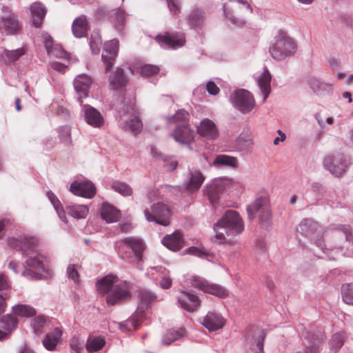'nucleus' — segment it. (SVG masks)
<instances>
[{"mask_svg": "<svg viewBox=\"0 0 353 353\" xmlns=\"http://www.w3.org/2000/svg\"><path fill=\"white\" fill-rule=\"evenodd\" d=\"M68 213L72 217L80 219H84L89 212V209L85 205H72L66 208Z\"/></svg>", "mask_w": 353, "mask_h": 353, "instance_id": "obj_43", "label": "nucleus"}, {"mask_svg": "<svg viewBox=\"0 0 353 353\" xmlns=\"http://www.w3.org/2000/svg\"><path fill=\"white\" fill-rule=\"evenodd\" d=\"M223 12H224L225 17L228 19H229L232 24L236 25L237 26H242L245 24V21L244 19H239L237 17L232 16L230 13L227 12L225 10V5L223 6Z\"/></svg>", "mask_w": 353, "mask_h": 353, "instance_id": "obj_58", "label": "nucleus"}, {"mask_svg": "<svg viewBox=\"0 0 353 353\" xmlns=\"http://www.w3.org/2000/svg\"><path fill=\"white\" fill-rule=\"evenodd\" d=\"M61 336L62 330L59 327L47 333L42 341L44 347L49 351L54 350L61 341Z\"/></svg>", "mask_w": 353, "mask_h": 353, "instance_id": "obj_32", "label": "nucleus"}, {"mask_svg": "<svg viewBox=\"0 0 353 353\" xmlns=\"http://www.w3.org/2000/svg\"><path fill=\"white\" fill-rule=\"evenodd\" d=\"M160 68L157 65L144 64L140 68L141 75L150 77L159 73Z\"/></svg>", "mask_w": 353, "mask_h": 353, "instance_id": "obj_52", "label": "nucleus"}, {"mask_svg": "<svg viewBox=\"0 0 353 353\" xmlns=\"http://www.w3.org/2000/svg\"><path fill=\"white\" fill-rule=\"evenodd\" d=\"M310 190L317 197H320L323 195V187L321 183L318 182H314L311 184Z\"/></svg>", "mask_w": 353, "mask_h": 353, "instance_id": "obj_59", "label": "nucleus"}, {"mask_svg": "<svg viewBox=\"0 0 353 353\" xmlns=\"http://www.w3.org/2000/svg\"><path fill=\"white\" fill-rule=\"evenodd\" d=\"M247 212L250 221H253L258 214L261 222L269 221L272 214L268 199L265 196L256 199L247 205Z\"/></svg>", "mask_w": 353, "mask_h": 353, "instance_id": "obj_7", "label": "nucleus"}, {"mask_svg": "<svg viewBox=\"0 0 353 353\" xmlns=\"http://www.w3.org/2000/svg\"><path fill=\"white\" fill-rule=\"evenodd\" d=\"M59 133L61 141L65 143H70L71 141L70 128L68 126L59 128Z\"/></svg>", "mask_w": 353, "mask_h": 353, "instance_id": "obj_56", "label": "nucleus"}, {"mask_svg": "<svg viewBox=\"0 0 353 353\" xmlns=\"http://www.w3.org/2000/svg\"><path fill=\"white\" fill-rule=\"evenodd\" d=\"M89 30V21L85 15L76 18L72 25V31L76 38L87 37Z\"/></svg>", "mask_w": 353, "mask_h": 353, "instance_id": "obj_30", "label": "nucleus"}, {"mask_svg": "<svg viewBox=\"0 0 353 353\" xmlns=\"http://www.w3.org/2000/svg\"><path fill=\"white\" fill-rule=\"evenodd\" d=\"M265 332L264 330H261L258 334L250 338H246V341L250 345V349L254 353H264L263 351V342L265 337Z\"/></svg>", "mask_w": 353, "mask_h": 353, "instance_id": "obj_35", "label": "nucleus"}, {"mask_svg": "<svg viewBox=\"0 0 353 353\" xmlns=\"http://www.w3.org/2000/svg\"><path fill=\"white\" fill-rule=\"evenodd\" d=\"M172 212L168 206L161 202L151 205V212L148 209L144 210V215L149 222H154L157 224L168 226L170 223Z\"/></svg>", "mask_w": 353, "mask_h": 353, "instance_id": "obj_6", "label": "nucleus"}, {"mask_svg": "<svg viewBox=\"0 0 353 353\" xmlns=\"http://www.w3.org/2000/svg\"><path fill=\"white\" fill-rule=\"evenodd\" d=\"M101 216L107 223H111L117 222L119 220L121 213L113 205L108 203H103L101 207Z\"/></svg>", "mask_w": 353, "mask_h": 353, "instance_id": "obj_33", "label": "nucleus"}, {"mask_svg": "<svg viewBox=\"0 0 353 353\" xmlns=\"http://www.w3.org/2000/svg\"><path fill=\"white\" fill-rule=\"evenodd\" d=\"M298 231L310 238L321 250L325 248L323 239V228L312 219H305L299 224Z\"/></svg>", "mask_w": 353, "mask_h": 353, "instance_id": "obj_8", "label": "nucleus"}, {"mask_svg": "<svg viewBox=\"0 0 353 353\" xmlns=\"http://www.w3.org/2000/svg\"><path fill=\"white\" fill-rule=\"evenodd\" d=\"M187 252L190 254L197 256L199 257H203L207 255V254L205 252L202 251L201 250L196 247H191L188 248Z\"/></svg>", "mask_w": 353, "mask_h": 353, "instance_id": "obj_61", "label": "nucleus"}, {"mask_svg": "<svg viewBox=\"0 0 353 353\" xmlns=\"http://www.w3.org/2000/svg\"><path fill=\"white\" fill-rule=\"evenodd\" d=\"M307 83L313 92L320 97L330 96L332 94V85L312 77L307 80Z\"/></svg>", "mask_w": 353, "mask_h": 353, "instance_id": "obj_24", "label": "nucleus"}, {"mask_svg": "<svg viewBox=\"0 0 353 353\" xmlns=\"http://www.w3.org/2000/svg\"><path fill=\"white\" fill-rule=\"evenodd\" d=\"M30 10L32 25L35 28H41L47 12L46 7L40 2H34L30 6Z\"/></svg>", "mask_w": 353, "mask_h": 353, "instance_id": "obj_31", "label": "nucleus"}, {"mask_svg": "<svg viewBox=\"0 0 353 353\" xmlns=\"http://www.w3.org/2000/svg\"><path fill=\"white\" fill-rule=\"evenodd\" d=\"M147 274L154 280L159 279V285L161 288L167 290L171 288L172 280L165 268L150 267L148 269Z\"/></svg>", "mask_w": 353, "mask_h": 353, "instance_id": "obj_21", "label": "nucleus"}, {"mask_svg": "<svg viewBox=\"0 0 353 353\" xmlns=\"http://www.w3.org/2000/svg\"><path fill=\"white\" fill-rule=\"evenodd\" d=\"M125 248L131 249L136 259L141 261L142 253L145 249V245L142 239L135 236L125 237L119 242V245L117 248L118 252H122Z\"/></svg>", "mask_w": 353, "mask_h": 353, "instance_id": "obj_15", "label": "nucleus"}, {"mask_svg": "<svg viewBox=\"0 0 353 353\" xmlns=\"http://www.w3.org/2000/svg\"><path fill=\"white\" fill-rule=\"evenodd\" d=\"M223 191V185L220 183L213 182L205 187V194L210 202L214 204L219 199L220 193Z\"/></svg>", "mask_w": 353, "mask_h": 353, "instance_id": "obj_39", "label": "nucleus"}, {"mask_svg": "<svg viewBox=\"0 0 353 353\" xmlns=\"http://www.w3.org/2000/svg\"><path fill=\"white\" fill-rule=\"evenodd\" d=\"M296 48L294 40L286 32L279 30L274 43L270 46L269 52L274 59L280 61L292 56Z\"/></svg>", "mask_w": 353, "mask_h": 353, "instance_id": "obj_4", "label": "nucleus"}, {"mask_svg": "<svg viewBox=\"0 0 353 353\" xmlns=\"http://www.w3.org/2000/svg\"><path fill=\"white\" fill-rule=\"evenodd\" d=\"M192 287L202 290L205 293L212 294L220 299L229 296V291L221 285L210 283L199 276H192L190 279Z\"/></svg>", "mask_w": 353, "mask_h": 353, "instance_id": "obj_9", "label": "nucleus"}, {"mask_svg": "<svg viewBox=\"0 0 353 353\" xmlns=\"http://www.w3.org/2000/svg\"><path fill=\"white\" fill-rule=\"evenodd\" d=\"M10 287L8 276L4 273H0V290H5Z\"/></svg>", "mask_w": 353, "mask_h": 353, "instance_id": "obj_60", "label": "nucleus"}, {"mask_svg": "<svg viewBox=\"0 0 353 353\" xmlns=\"http://www.w3.org/2000/svg\"><path fill=\"white\" fill-rule=\"evenodd\" d=\"M97 291L101 294H106V303L108 305L122 304L130 299L131 283L127 281L120 280L118 276L110 273L96 283Z\"/></svg>", "mask_w": 353, "mask_h": 353, "instance_id": "obj_2", "label": "nucleus"}, {"mask_svg": "<svg viewBox=\"0 0 353 353\" xmlns=\"http://www.w3.org/2000/svg\"><path fill=\"white\" fill-rule=\"evenodd\" d=\"M339 230L343 231L347 241H350L353 238L350 234V226L348 225H342L339 226Z\"/></svg>", "mask_w": 353, "mask_h": 353, "instance_id": "obj_62", "label": "nucleus"}, {"mask_svg": "<svg viewBox=\"0 0 353 353\" xmlns=\"http://www.w3.org/2000/svg\"><path fill=\"white\" fill-rule=\"evenodd\" d=\"M123 103V107L122 108V110H137L134 97H124Z\"/></svg>", "mask_w": 353, "mask_h": 353, "instance_id": "obj_55", "label": "nucleus"}, {"mask_svg": "<svg viewBox=\"0 0 353 353\" xmlns=\"http://www.w3.org/2000/svg\"><path fill=\"white\" fill-rule=\"evenodd\" d=\"M92 83V79L86 74H81L75 77L73 81V85L75 91L79 94L78 101L82 105V98L88 97L90 88Z\"/></svg>", "mask_w": 353, "mask_h": 353, "instance_id": "obj_17", "label": "nucleus"}, {"mask_svg": "<svg viewBox=\"0 0 353 353\" xmlns=\"http://www.w3.org/2000/svg\"><path fill=\"white\" fill-rule=\"evenodd\" d=\"M78 265L70 264L67 268L66 274L69 279L74 281L75 283L79 281V274L78 272Z\"/></svg>", "mask_w": 353, "mask_h": 353, "instance_id": "obj_54", "label": "nucleus"}, {"mask_svg": "<svg viewBox=\"0 0 353 353\" xmlns=\"http://www.w3.org/2000/svg\"><path fill=\"white\" fill-rule=\"evenodd\" d=\"M212 165L214 167L218 168H230L236 169L239 166V161L237 158L226 154H219L217 155Z\"/></svg>", "mask_w": 353, "mask_h": 353, "instance_id": "obj_34", "label": "nucleus"}, {"mask_svg": "<svg viewBox=\"0 0 353 353\" xmlns=\"http://www.w3.org/2000/svg\"><path fill=\"white\" fill-rule=\"evenodd\" d=\"M2 52H0V59L1 61L6 65L17 61L25 53L23 48H17L12 50L2 48Z\"/></svg>", "mask_w": 353, "mask_h": 353, "instance_id": "obj_36", "label": "nucleus"}, {"mask_svg": "<svg viewBox=\"0 0 353 353\" xmlns=\"http://www.w3.org/2000/svg\"><path fill=\"white\" fill-rule=\"evenodd\" d=\"M47 323V319L45 316H37L31 323V326L36 334L40 335L43 332V328Z\"/></svg>", "mask_w": 353, "mask_h": 353, "instance_id": "obj_50", "label": "nucleus"}, {"mask_svg": "<svg viewBox=\"0 0 353 353\" xmlns=\"http://www.w3.org/2000/svg\"><path fill=\"white\" fill-rule=\"evenodd\" d=\"M341 294L345 303L353 305V283L343 284L341 287Z\"/></svg>", "mask_w": 353, "mask_h": 353, "instance_id": "obj_49", "label": "nucleus"}, {"mask_svg": "<svg viewBox=\"0 0 353 353\" xmlns=\"http://www.w3.org/2000/svg\"><path fill=\"white\" fill-rule=\"evenodd\" d=\"M111 188L123 196H131L133 193V190L129 184L120 181H113Z\"/></svg>", "mask_w": 353, "mask_h": 353, "instance_id": "obj_45", "label": "nucleus"}, {"mask_svg": "<svg viewBox=\"0 0 353 353\" xmlns=\"http://www.w3.org/2000/svg\"><path fill=\"white\" fill-rule=\"evenodd\" d=\"M57 214L59 215L60 219L63 221L64 223H66V216H65V212H64V210L62 207V205L61 203H60L59 205H56L55 207H54Z\"/></svg>", "mask_w": 353, "mask_h": 353, "instance_id": "obj_63", "label": "nucleus"}, {"mask_svg": "<svg viewBox=\"0 0 353 353\" xmlns=\"http://www.w3.org/2000/svg\"><path fill=\"white\" fill-rule=\"evenodd\" d=\"M184 330L180 329L179 330H170L163 336V343L169 345L175 341L179 340L183 336Z\"/></svg>", "mask_w": 353, "mask_h": 353, "instance_id": "obj_47", "label": "nucleus"}, {"mask_svg": "<svg viewBox=\"0 0 353 353\" xmlns=\"http://www.w3.org/2000/svg\"><path fill=\"white\" fill-rule=\"evenodd\" d=\"M84 119L88 124L94 128H101L104 123V119L100 112H84Z\"/></svg>", "mask_w": 353, "mask_h": 353, "instance_id": "obj_41", "label": "nucleus"}, {"mask_svg": "<svg viewBox=\"0 0 353 353\" xmlns=\"http://www.w3.org/2000/svg\"><path fill=\"white\" fill-rule=\"evenodd\" d=\"M185 19L190 29L199 32L205 24V12L201 8L194 6L188 11Z\"/></svg>", "mask_w": 353, "mask_h": 353, "instance_id": "obj_14", "label": "nucleus"}, {"mask_svg": "<svg viewBox=\"0 0 353 353\" xmlns=\"http://www.w3.org/2000/svg\"><path fill=\"white\" fill-rule=\"evenodd\" d=\"M129 81V77L123 66H117L110 72L108 82L114 90L125 88Z\"/></svg>", "mask_w": 353, "mask_h": 353, "instance_id": "obj_19", "label": "nucleus"}, {"mask_svg": "<svg viewBox=\"0 0 353 353\" xmlns=\"http://www.w3.org/2000/svg\"><path fill=\"white\" fill-rule=\"evenodd\" d=\"M37 244L38 240L31 236H24L19 239H9V245L12 248L28 256V259L25 262V270L22 272V275L28 279H40L46 272V257L37 252L36 250Z\"/></svg>", "mask_w": 353, "mask_h": 353, "instance_id": "obj_1", "label": "nucleus"}, {"mask_svg": "<svg viewBox=\"0 0 353 353\" xmlns=\"http://www.w3.org/2000/svg\"><path fill=\"white\" fill-rule=\"evenodd\" d=\"M162 244L172 251H178L183 245V239L181 232L179 230L174 231L171 234H167L161 240Z\"/></svg>", "mask_w": 353, "mask_h": 353, "instance_id": "obj_29", "label": "nucleus"}, {"mask_svg": "<svg viewBox=\"0 0 353 353\" xmlns=\"http://www.w3.org/2000/svg\"><path fill=\"white\" fill-rule=\"evenodd\" d=\"M43 44L48 54H51L61 59L66 57L67 52L62 49L61 46L53 48V39L50 34L44 37Z\"/></svg>", "mask_w": 353, "mask_h": 353, "instance_id": "obj_38", "label": "nucleus"}, {"mask_svg": "<svg viewBox=\"0 0 353 353\" xmlns=\"http://www.w3.org/2000/svg\"><path fill=\"white\" fill-rule=\"evenodd\" d=\"M215 238L219 243L232 244L235 236L244 230V223L239 212L228 210L214 225Z\"/></svg>", "mask_w": 353, "mask_h": 353, "instance_id": "obj_3", "label": "nucleus"}, {"mask_svg": "<svg viewBox=\"0 0 353 353\" xmlns=\"http://www.w3.org/2000/svg\"><path fill=\"white\" fill-rule=\"evenodd\" d=\"M47 194L54 207L61 203L57 196L53 192H48Z\"/></svg>", "mask_w": 353, "mask_h": 353, "instance_id": "obj_64", "label": "nucleus"}, {"mask_svg": "<svg viewBox=\"0 0 353 353\" xmlns=\"http://www.w3.org/2000/svg\"><path fill=\"white\" fill-rule=\"evenodd\" d=\"M272 74L267 68H263V72L256 78L258 87L263 95V101H265L271 92Z\"/></svg>", "mask_w": 353, "mask_h": 353, "instance_id": "obj_28", "label": "nucleus"}, {"mask_svg": "<svg viewBox=\"0 0 353 353\" xmlns=\"http://www.w3.org/2000/svg\"><path fill=\"white\" fill-rule=\"evenodd\" d=\"M345 334L342 332L336 333L332 336L330 341V350L333 353H336L343 345Z\"/></svg>", "mask_w": 353, "mask_h": 353, "instance_id": "obj_48", "label": "nucleus"}, {"mask_svg": "<svg viewBox=\"0 0 353 353\" xmlns=\"http://www.w3.org/2000/svg\"><path fill=\"white\" fill-rule=\"evenodd\" d=\"M112 14V10L106 6H101L97 9L96 16L99 19H110Z\"/></svg>", "mask_w": 353, "mask_h": 353, "instance_id": "obj_57", "label": "nucleus"}, {"mask_svg": "<svg viewBox=\"0 0 353 353\" xmlns=\"http://www.w3.org/2000/svg\"><path fill=\"white\" fill-rule=\"evenodd\" d=\"M12 312L14 314L22 317H30L36 314V310L34 307L23 304L13 306Z\"/></svg>", "mask_w": 353, "mask_h": 353, "instance_id": "obj_46", "label": "nucleus"}, {"mask_svg": "<svg viewBox=\"0 0 353 353\" xmlns=\"http://www.w3.org/2000/svg\"><path fill=\"white\" fill-rule=\"evenodd\" d=\"M180 306L189 312H194L201 305V300L195 292L183 291L178 297Z\"/></svg>", "mask_w": 353, "mask_h": 353, "instance_id": "obj_18", "label": "nucleus"}, {"mask_svg": "<svg viewBox=\"0 0 353 353\" xmlns=\"http://www.w3.org/2000/svg\"><path fill=\"white\" fill-rule=\"evenodd\" d=\"M206 91L209 95L216 96L219 93L220 89L213 80H209L205 86L200 85L195 88L193 91V95L196 98H200V94H204Z\"/></svg>", "mask_w": 353, "mask_h": 353, "instance_id": "obj_37", "label": "nucleus"}, {"mask_svg": "<svg viewBox=\"0 0 353 353\" xmlns=\"http://www.w3.org/2000/svg\"><path fill=\"white\" fill-rule=\"evenodd\" d=\"M139 306L134 317L141 319L145 315V311L157 301V296L148 290L141 289L139 291Z\"/></svg>", "mask_w": 353, "mask_h": 353, "instance_id": "obj_16", "label": "nucleus"}, {"mask_svg": "<svg viewBox=\"0 0 353 353\" xmlns=\"http://www.w3.org/2000/svg\"><path fill=\"white\" fill-rule=\"evenodd\" d=\"M198 134L207 140H215L219 137V132L215 123L209 119H204L197 126Z\"/></svg>", "mask_w": 353, "mask_h": 353, "instance_id": "obj_23", "label": "nucleus"}, {"mask_svg": "<svg viewBox=\"0 0 353 353\" xmlns=\"http://www.w3.org/2000/svg\"><path fill=\"white\" fill-rule=\"evenodd\" d=\"M70 353H81L84 348L83 341L78 336H73L70 340Z\"/></svg>", "mask_w": 353, "mask_h": 353, "instance_id": "obj_51", "label": "nucleus"}, {"mask_svg": "<svg viewBox=\"0 0 353 353\" xmlns=\"http://www.w3.org/2000/svg\"><path fill=\"white\" fill-rule=\"evenodd\" d=\"M350 165L349 158L342 154L327 155L323 161L325 168L336 176L343 174Z\"/></svg>", "mask_w": 353, "mask_h": 353, "instance_id": "obj_10", "label": "nucleus"}, {"mask_svg": "<svg viewBox=\"0 0 353 353\" xmlns=\"http://www.w3.org/2000/svg\"><path fill=\"white\" fill-rule=\"evenodd\" d=\"M188 112H176L175 114L169 119L170 123H176L172 136L176 142L181 144H189L194 138V132L188 125Z\"/></svg>", "mask_w": 353, "mask_h": 353, "instance_id": "obj_5", "label": "nucleus"}, {"mask_svg": "<svg viewBox=\"0 0 353 353\" xmlns=\"http://www.w3.org/2000/svg\"><path fill=\"white\" fill-rule=\"evenodd\" d=\"M18 324V319L14 314H7L0 319V327L3 329L8 334Z\"/></svg>", "mask_w": 353, "mask_h": 353, "instance_id": "obj_42", "label": "nucleus"}, {"mask_svg": "<svg viewBox=\"0 0 353 353\" xmlns=\"http://www.w3.org/2000/svg\"><path fill=\"white\" fill-rule=\"evenodd\" d=\"M155 40L161 47L177 49L185 45V38L183 37H176L174 36L163 35L158 34L155 37Z\"/></svg>", "mask_w": 353, "mask_h": 353, "instance_id": "obj_26", "label": "nucleus"}, {"mask_svg": "<svg viewBox=\"0 0 353 353\" xmlns=\"http://www.w3.org/2000/svg\"><path fill=\"white\" fill-rule=\"evenodd\" d=\"M205 180V176L200 170H190L187 181L185 183V188L190 192H196L199 190Z\"/></svg>", "mask_w": 353, "mask_h": 353, "instance_id": "obj_25", "label": "nucleus"}, {"mask_svg": "<svg viewBox=\"0 0 353 353\" xmlns=\"http://www.w3.org/2000/svg\"><path fill=\"white\" fill-rule=\"evenodd\" d=\"M23 23L17 15L0 17V32L6 36L17 35L22 29Z\"/></svg>", "mask_w": 353, "mask_h": 353, "instance_id": "obj_13", "label": "nucleus"}, {"mask_svg": "<svg viewBox=\"0 0 353 353\" xmlns=\"http://www.w3.org/2000/svg\"><path fill=\"white\" fill-rule=\"evenodd\" d=\"M142 128L143 123L141 119L137 116H133L130 119H128L122 126L123 130L130 131L134 135L139 134L142 130Z\"/></svg>", "mask_w": 353, "mask_h": 353, "instance_id": "obj_40", "label": "nucleus"}, {"mask_svg": "<svg viewBox=\"0 0 353 353\" xmlns=\"http://www.w3.org/2000/svg\"><path fill=\"white\" fill-rule=\"evenodd\" d=\"M119 41L118 39H113L105 42L101 54V60L105 65V72H108L112 70L114 61L118 55Z\"/></svg>", "mask_w": 353, "mask_h": 353, "instance_id": "obj_12", "label": "nucleus"}, {"mask_svg": "<svg viewBox=\"0 0 353 353\" xmlns=\"http://www.w3.org/2000/svg\"><path fill=\"white\" fill-rule=\"evenodd\" d=\"M230 101L239 110H252L256 105L253 94L243 88L236 89L231 93Z\"/></svg>", "mask_w": 353, "mask_h": 353, "instance_id": "obj_11", "label": "nucleus"}, {"mask_svg": "<svg viewBox=\"0 0 353 353\" xmlns=\"http://www.w3.org/2000/svg\"><path fill=\"white\" fill-rule=\"evenodd\" d=\"M165 1L170 14L175 17H179L181 12V0H165Z\"/></svg>", "mask_w": 353, "mask_h": 353, "instance_id": "obj_53", "label": "nucleus"}, {"mask_svg": "<svg viewBox=\"0 0 353 353\" xmlns=\"http://www.w3.org/2000/svg\"><path fill=\"white\" fill-rule=\"evenodd\" d=\"M70 190L77 196L91 199L96 194V188L90 181L83 182L74 181L71 183Z\"/></svg>", "mask_w": 353, "mask_h": 353, "instance_id": "obj_22", "label": "nucleus"}, {"mask_svg": "<svg viewBox=\"0 0 353 353\" xmlns=\"http://www.w3.org/2000/svg\"><path fill=\"white\" fill-rule=\"evenodd\" d=\"M226 323L225 319L221 314L211 311L203 318L201 324L210 332L221 330Z\"/></svg>", "mask_w": 353, "mask_h": 353, "instance_id": "obj_20", "label": "nucleus"}, {"mask_svg": "<svg viewBox=\"0 0 353 353\" xmlns=\"http://www.w3.org/2000/svg\"><path fill=\"white\" fill-rule=\"evenodd\" d=\"M105 345V341L101 336H89L85 347L88 352H97L101 350Z\"/></svg>", "mask_w": 353, "mask_h": 353, "instance_id": "obj_44", "label": "nucleus"}, {"mask_svg": "<svg viewBox=\"0 0 353 353\" xmlns=\"http://www.w3.org/2000/svg\"><path fill=\"white\" fill-rule=\"evenodd\" d=\"M113 28L119 34H122L126 24V13L120 8L112 9V14L109 19Z\"/></svg>", "mask_w": 353, "mask_h": 353, "instance_id": "obj_27", "label": "nucleus"}]
</instances>
